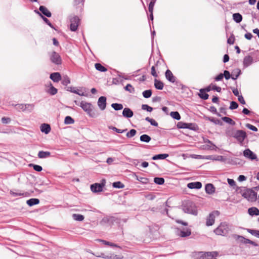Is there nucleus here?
Returning <instances> with one entry per match:
<instances>
[{
	"label": "nucleus",
	"instance_id": "1",
	"mask_svg": "<svg viewBox=\"0 0 259 259\" xmlns=\"http://www.w3.org/2000/svg\"><path fill=\"white\" fill-rule=\"evenodd\" d=\"M183 210L185 213L191 214L194 215H197V209L195 203L192 201L188 200L183 203Z\"/></svg>",
	"mask_w": 259,
	"mask_h": 259
},
{
	"label": "nucleus",
	"instance_id": "2",
	"mask_svg": "<svg viewBox=\"0 0 259 259\" xmlns=\"http://www.w3.org/2000/svg\"><path fill=\"white\" fill-rule=\"evenodd\" d=\"M79 106L90 117L95 118L97 116L94 111V106L91 103L82 101Z\"/></svg>",
	"mask_w": 259,
	"mask_h": 259
},
{
	"label": "nucleus",
	"instance_id": "3",
	"mask_svg": "<svg viewBox=\"0 0 259 259\" xmlns=\"http://www.w3.org/2000/svg\"><path fill=\"white\" fill-rule=\"evenodd\" d=\"M229 231V227L226 223H222L214 230V232L218 235L225 236L228 234Z\"/></svg>",
	"mask_w": 259,
	"mask_h": 259
},
{
	"label": "nucleus",
	"instance_id": "4",
	"mask_svg": "<svg viewBox=\"0 0 259 259\" xmlns=\"http://www.w3.org/2000/svg\"><path fill=\"white\" fill-rule=\"evenodd\" d=\"M242 196L249 201L253 202L256 199L257 194L251 190L247 189L242 193Z\"/></svg>",
	"mask_w": 259,
	"mask_h": 259
},
{
	"label": "nucleus",
	"instance_id": "5",
	"mask_svg": "<svg viewBox=\"0 0 259 259\" xmlns=\"http://www.w3.org/2000/svg\"><path fill=\"white\" fill-rule=\"evenodd\" d=\"M106 181L102 180L101 183H95L91 185V190L94 193L100 192L103 191V188L105 186Z\"/></svg>",
	"mask_w": 259,
	"mask_h": 259
},
{
	"label": "nucleus",
	"instance_id": "6",
	"mask_svg": "<svg viewBox=\"0 0 259 259\" xmlns=\"http://www.w3.org/2000/svg\"><path fill=\"white\" fill-rule=\"evenodd\" d=\"M219 214L220 212L218 210L213 211L209 213V215L206 218V226H212L214 223L215 217L219 216Z\"/></svg>",
	"mask_w": 259,
	"mask_h": 259
},
{
	"label": "nucleus",
	"instance_id": "7",
	"mask_svg": "<svg viewBox=\"0 0 259 259\" xmlns=\"http://www.w3.org/2000/svg\"><path fill=\"white\" fill-rule=\"evenodd\" d=\"M50 58L51 62L56 65H60L62 63V59L58 53L53 51L50 55Z\"/></svg>",
	"mask_w": 259,
	"mask_h": 259
},
{
	"label": "nucleus",
	"instance_id": "8",
	"mask_svg": "<svg viewBox=\"0 0 259 259\" xmlns=\"http://www.w3.org/2000/svg\"><path fill=\"white\" fill-rule=\"evenodd\" d=\"M246 137V133L242 130H236L234 135L235 138L239 143L242 144Z\"/></svg>",
	"mask_w": 259,
	"mask_h": 259
},
{
	"label": "nucleus",
	"instance_id": "9",
	"mask_svg": "<svg viewBox=\"0 0 259 259\" xmlns=\"http://www.w3.org/2000/svg\"><path fill=\"white\" fill-rule=\"evenodd\" d=\"M79 21V19L76 16L70 19V28L72 31H75L77 29Z\"/></svg>",
	"mask_w": 259,
	"mask_h": 259
},
{
	"label": "nucleus",
	"instance_id": "10",
	"mask_svg": "<svg viewBox=\"0 0 259 259\" xmlns=\"http://www.w3.org/2000/svg\"><path fill=\"white\" fill-rule=\"evenodd\" d=\"M218 252L216 251L211 252H200L199 254L203 259H212L214 256H217Z\"/></svg>",
	"mask_w": 259,
	"mask_h": 259
},
{
	"label": "nucleus",
	"instance_id": "11",
	"mask_svg": "<svg viewBox=\"0 0 259 259\" xmlns=\"http://www.w3.org/2000/svg\"><path fill=\"white\" fill-rule=\"evenodd\" d=\"M211 90L210 87H207L204 89H201L199 91V96L203 100H207L208 98L209 95L206 92H209Z\"/></svg>",
	"mask_w": 259,
	"mask_h": 259
},
{
	"label": "nucleus",
	"instance_id": "12",
	"mask_svg": "<svg viewBox=\"0 0 259 259\" xmlns=\"http://www.w3.org/2000/svg\"><path fill=\"white\" fill-rule=\"evenodd\" d=\"M243 156L251 160L257 159L256 155L249 149H246L243 151Z\"/></svg>",
	"mask_w": 259,
	"mask_h": 259
},
{
	"label": "nucleus",
	"instance_id": "13",
	"mask_svg": "<svg viewBox=\"0 0 259 259\" xmlns=\"http://www.w3.org/2000/svg\"><path fill=\"white\" fill-rule=\"evenodd\" d=\"M99 108L101 110H104L106 107V98L104 96L100 97L97 102Z\"/></svg>",
	"mask_w": 259,
	"mask_h": 259
},
{
	"label": "nucleus",
	"instance_id": "14",
	"mask_svg": "<svg viewBox=\"0 0 259 259\" xmlns=\"http://www.w3.org/2000/svg\"><path fill=\"white\" fill-rule=\"evenodd\" d=\"M166 78L171 82H175L176 77L173 75L171 71L167 69L165 73Z\"/></svg>",
	"mask_w": 259,
	"mask_h": 259
},
{
	"label": "nucleus",
	"instance_id": "15",
	"mask_svg": "<svg viewBox=\"0 0 259 259\" xmlns=\"http://www.w3.org/2000/svg\"><path fill=\"white\" fill-rule=\"evenodd\" d=\"M206 193L208 194H212L215 192V188L212 184H207L205 187Z\"/></svg>",
	"mask_w": 259,
	"mask_h": 259
},
{
	"label": "nucleus",
	"instance_id": "16",
	"mask_svg": "<svg viewBox=\"0 0 259 259\" xmlns=\"http://www.w3.org/2000/svg\"><path fill=\"white\" fill-rule=\"evenodd\" d=\"M187 187L189 189H199L202 187V184L199 182H191L188 184Z\"/></svg>",
	"mask_w": 259,
	"mask_h": 259
},
{
	"label": "nucleus",
	"instance_id": "17",
	"mask_svg": "<svg viewBox=\"0 0 259 259\" xmlns=\"http://www.w3.org/2000/svg\"><path fill=\"white\" fill-rule=\"evenodd\" d=\"M50 78L54 82H58L61 80V76L59 72H54L51 74Z\"/></svg>",
	"mask_w": 259,
	"mask_h": 259
},
{
	"label": "nucleus",
	"instance_id": "18",
	"mask_svg": "<svg viewBox=\"0 0 259 259\" xmlns=\"http://www.w3.org/2000/svg\"><path fill=\"white\" fill-rule=\"evenodd\" d=\"M134 115L132 110L129 108H125L122 111V115L126 118H131Z\"/></svg>",
	"mask_w": 259,
	"mask_h": 259
},
{
	"label": "nucleus",
	"instance_id": "19",
	"mask_svg": "<svg viewBox=\"0 0 259 259\" xmlns=\"http://www.w3.org/2000/svg\"><path fill=\"white\" fill-rule=\"evenodd\" d=\"M253 62L252 57L250 56H245L243 60V66L244 67L249 66Z\"/></svg>",
	"mask_w": 259,
	"mask_h": 259
},
{
	"label": "nucleus",
	"instance_id": "20",
	"mask_svg": "<svg viewBox=\"0 0 259 259\" xmlns=\"http://www.w3.org/2000/svg\"><path fill=\"white\" fill-rule=\"evenodd\" d=\"M40 130L42 133L48 134L51 131L50 125L48 124L43 123L40 126Z\"/></svg>",
	"mask_w": 259,
	"mask_h": 259
},
{
	"label": "nucleus",
	"instance_id": "21",
	"mask_svg": "<svg viewBox=\"0 0 259 259\" xmlns=\"http://www.w3.org/2000/svg\"><path fill=\"white\" fill-rule=\"evenodd\" d=\"M39 10L46 16L48 17H51V13L45 6H40Z\"/></svg>",
	"mask_w": 259,
	"mask_h": 259
},
{
	"label": "nucleus",
	"instance_id": "22",
	"mask_svg": "<svg viewBox=\"0 0 259 259\" xmlns=\"http://www.w3.org/2000/svg\"><path fill=\"white\" fill-rule=\"evenodd\" d=\"M248 212L250 215H259V209L255 207L249 208Z\"/></svg>",
	"mask_w": 259,
	"mask_h": 259
},
{
	"label": "nucleus",
	"instance_id": "23",
	"mask_svg": "<svg viewBox=\"0 0 259 259\" xmlns=\"http://www.w3.org/2000/svg\"><path fill=\"white\" fill-rule=\"evenodd\" d=\"M51 156V153L49 151H40L38 153V157L39 158H46Z\"/></svg>",
	"mask_w": 259,
	"mask_h": 259
},
{
	"label": "nucleus",
	"instance_id": "24",
	"mask_svg": "<svg viewBox=\"0 0 259 259\" xmlns=\"http://www.w3.org/2000/svg\"><path fill=\"white\" fill-rule=\"evenodd\" d=\"M168 156V154H159L155 155L152 157V159L156 160L158 159H164Z\"/></svg>",
	"mask_w": 259,
	"mask_h": 259
},
{
	"label": "nucleus",
	"instance_id": "25",
	"mask_svg": "<svg viewBox=\"0 0 259 259\" xmlns=\"http://www.w3.org/2000/svg\"><path fill=\"white\" fill-rule=\"evenodd\" d=\"M39 200L37 198H31L26 201V203L30 206L38 204Z\"/></svg>",
	"mask_w": 259,
	"mask_h": 259
},
{
	"label": "nucleus",
	"instance_id": "26",
	"mask_svg": "<svg viewBox=\"0 0 259 259\" xmlns=\"http://www.w3.org/2000/svg\"><path fill=\"white\" fill-rule=\"evenodd\" d=\"M241 74V70L237 68L233 70L232 74L231 75V78L233 80H236Z\"/></svg>",
	"mask_w": 259,
	"mask_h": 259
},
{
	"label": "nucleus",
	"instance_id": "27",
	"mask_svg": "<svg viewBox=\"0 0 259 259\" xmlns=\"http://www.w3.org/2000/svg\"><path fill=\"white\" fill-rule=\"evenodd\" d=\"M233 19L234 21L238 23L242 20V16L240 14L238 13H234L233 15Z\"/></svg>",
	"mask_w": 259,
	"mask_h": 259
},
{
	"label": "nucleus",
	"instance_id": "28",
	"mask_svg": "<svg viewBox=\"0 0 259 259\" xmlns=\"http://www.w3.org/2000/svg\"><path fill=\"white\" fill-rule=\"evenodd\" d=\"M154 86L158 90H162L163 88V83L160 80L155 79L154 80Z\"/></svg>",
	"mask_w": 259,
	"mask_h": 259
},
{
	"label": "nucleus",
	"instance_id": "29",
	"mask_svg": "<svg viewBox=\"0 0 259 259\" xmlns=\"http://www.w3.org/2000/svg\"><path fill=\"white\" fill-rule=\"evenodd\" d=\"M140 141L145 143H148L151 140V137L146 134L142 135L140 137Z\"/></svg>",
	"mask_w": 259,
	"mask_h": 259
},
{
	"label": "nucleus",
	"instance_id": "30",
	"mask_svg": "<svg viewBox=\"0 0 259 259\" xmlns=\"http://www.w3.org/2000/svg\"><path fill=\"white\" fill-rule=\"evenodd\" d=\"M96 69L101 72H105L107 69L100 63H96L95 65Z\"/></svg>",
	"mask_w": 259,
	"mask_h": 259
},
{
	"label": "nucleus",
	"instance_id": "31",
	"mask_svg": "<svg viewBox=\"0 0 259 259\" xmlns=\"http://www.w3.org/2000/svg\"><path fill=\"white\" fill-rule=\"evenodd\" d=\"M112 222V218L108 217H104L101 220L100 223L102 225L109 224Z\"/></svg>",
	"mask_w": 259,
	"mask_h": 259
},
{
	"label": "nucleus",
	"instance_id": "32",
	"mask_svg": "<svg viewBox=\"0 0 259 259\" xmlns=\"http://www.w3.org/2000/svg\"><path fill=\"white\" fill-rule=\"evenodd\" d=\"M246 231L252 235L259 238V230H252L250 229H246Z\"/></svg>",
	"mask_w": 259,
	"mask_h": 259
},
{
	"label": "nucleus",
	"instance_id": "33",
	"mask_svg": "<svg viewBox=\"0 0 259 259\" xmlns=\"http://www.w3.org/2000/svg\"><path fill=\"white\" fill-rule=\"evenodd\" d=\"M170 115L174 118L177 120L181 119V116L178 111H172L170 113Z\"/></svg>",
	"mask_w": 259,
	"mask_h": 259
},
{
	"label": "nucleus",
	"instance_id": "34",
	"mask_svg": "<svg viewBox=\"0 0 259 259\" xmlns=\"http://www.w3.org/2000/svg\"><path fill=\"white\" fill-rule=\"evenodd\" d=\"M111 107L116 111L121 110L123 108V105L119 103H112Z\"/></svg>",
	"mask_w": 259,
	"mask_h": 259
},
{
	"label": "nucleus",
	"instance_id": "35",
	"mask_svg": "<svg viewBox=\"0 0 259 259\" xmlns=\"http://www.w3.org/2000/svg\"><path fill=\"white\" fill-rule=\"evenodd\" d=\"M74 122V120L69 116H67L65 118L64 123L66 124H71Z\"/></svg>",
	"mask_w": 259,
	"mask_h": 259
},
{
	"label": "nucleus",
	"instance_id": "36",
	"mask_svg": "<svg viewBox=\"0 0 259 259\" xmlns=\"http://www.w3.org/2000/svg\"><path fill=\"white\" fill-rule=\"evenodd\" d=\"M114 188H123L124 185L120 181L114 182L112 184Z\"/></svg>",
	"mask_w": 259,
	"mask_h": 259
},
{
	"label": "nucleus",
	"instance_id": "37",
	"mask_svg": "<svg viewBox=\"0 0 259 259\" xmlns=\"http://www.w3.org/2000/svg\"><path fill=\"white\" fill-rule=\"evenodd\" d=\"M236 131L233 128L228 129L226 132V134L227 136L234 137V135L235 134Z\"/></svg>",
	"mask_w": 259,
	"mask_h": 259
},
{
	"label": "nucleus",
	"instance_id": "38",
	"mask_svg": "<svg viewBox=\"0 0 259 259\" xmlns=\"http://www.w3.org/2000/svg\"><path fill=\"white\" fill-rule=\"evenodd\" d=\"M72 217L74 220L78 221H82L84 219L83 215L80 214H73Z\"/></svg>",
	"mask_w": 259,
	"mask_h": 259
},
{
	"label": "nucleus",
	"instance_id": "39",
	"mask_svg": "<svg viewBox=\"0 0 259 259\" xmlns=\"http://www.w3.org/2000/svg\"><path fill=\"white\" fill-rule=\"evenodd\" d=\"M99 241L102 242L104 244H105L106 245H109V246H110L111 247H119V246H118L117 244L109 242V241H107L104 240H99Z\"/></svg>",
	"mask_w": 259,
	"mask_h": 259
},
{
	"label": "nucleus",
	"instance_id": "40",
	"mask_svg": "<svg viewBox=\"0 0 259 259\" xmlns=\"http://www.w3.org/2000/svg\"><path fill=\"white\" fill-rule=\"evenodd\" d=\"M136 133L137 131L136 130L132 129L126 133V136L128 138H132L136 135Z\"/></svg>",
	"mask_w": 259,
	"mask_h": 259
},
{
	"label": "nucleus",
	"instance_id": "41",
	"mask_svg": "<svg viewBox=\"0 0 259 259\" xmlns=\"http://www.w3.org/2000/svg\"><path fill=\"white\" fill-rule=\"evenodd\" d=\"M155 183L158 185H162L164 183V179L163 178L156 177L154 179Z\"/></svg>",
	"mask_w": 259,
	"mask_h": 259
},
{
	"label": "nucleus",
	"instance_id": "42",
	"mask_svg": "<svg viewBox=\"0 0 259 259\" xmlns=\"http://www.w3.org/2000/svg\"><path fill=\"white\" fill-rule=\"evenodd\" d=\"M48 93L51 95H55L57 93V89L51 84L50 88L48 90Z\"/></svg>",
	"mask_w": 259,
	"mask_h": 259
},
{
	"label": "nucleus",
	"instance_id": "43",
	"mask_svg": "<svg viewBox=\"0 0 259 259\" xmlns=\"http://www.w3.org/2000/svg\"><path fill=\"white\" fill-rule=\"evenodd\" d=\"M186 128L196 131L198 128V127L197 125L195 123H187Z\"/></svg>",
	"mask_w": 259,
	"mask_h": 259
},
{
	"label": "nucleus",
	"instance_id": "44",
	"mask_svg": "<svg viewBox=\"0 0 259 259\" xmlns=\"http://www.w3.org/2000/svg\"><path fill=\"white\" fill-rule=\"evenodd\" d=\"M142 94L144 98H149L152 95V91L151 90H145L143 92Z\"/></svg>",
	"mask_w": 259,
	"mask_h": 259
},
{
	"label": "nucleus",
	"instance_id": "45",
	"mask_svg": "<svg viewBox=\"0 0 259 259\" xmlns=\"http://www.w3.org/2000/svg\"><path fill=\"white\" fill-rule=\"evenodd\" d=\"M34 105L32 104H25V111L31 112L34 108Z\"/></svg>",
	"mask_w": 259,
	"mask_h": 259
},
{
	"label": "nucleus",
	"instance_id": "46",
	"mask_svg": "<svg viewBox=\"0 0 259 259\" xmlns=\"http://www.w3.org/2000/svg\"><path fill=\"white\" fill-rule=\"evenodd\" d=\"M205 143L210 144V145H207V146H209L208 149H211V150H217V146L214 144H213L210 140H206V141H205Z\"/></svg>",
	"mask_w": 259,
	"mask_h": 259
},
{
	"label": "nucleus",
	"instance_id": "47",
	"mask_svg": "<svg viewBox=\"0 0 259 259\" xmlns=\"http://www.w3.org/2000/svg\"><path fill=\"white\" fill-rule=\"evenodd\" d=\"M70 83V80L69 78L67 76H63L62 80V83L64 85H67Z\"/></svg>",
	"mask_w": 259,
	"mask_h": 259
},
{
	"label": "nucleus",
	"instance_id": "48",
	"mask_svg": "<svg viewBox=\"0 0 259 259\" xmlns=\"http://www.w3.org/2000/svg\"><path fill=\"white\" fill-rule=\"evenodd\" d=\"M191 234V231L189 230L186 231H181L180 232V236L182 237H185L189 236Z\"/></svg>",
	"mask_w": 259,
	"mask_h": 259
},
{
	"label": "nucleus",
	"instance_id": "49",
	"mask_svg": "<svg viewBox=\"0 0 259 259\" xmlns=\"http://www.w3.org/2000/svg\"><path fill=\"white\" fill-rule=\"evenodd\" d=\"M16 109L19 111H25V104H18L15 105Z\"/></svg>",
	"mask_w": 259,
	"mask_h": 259
},
{
	"label": "nucleus",
	"instance_id": "50",
	"mask_svg": "<svg viewBox=\"0 0 259 259\" xmlns=\"http://www.w3.org/2000/svg\"><path fill=\"white\" fill-rule=\"evenodd\" d=\"M156 1L155 0H151L150 3L149 4L148 10L150 13H153V8L155 5Z\"/></svg>",
	"mask_w": 259,
	"mask_h": 259
},
{
	"label": "nucleus",
	"instance_id": "51",
	"mask_svg": "<svg viewBox=\"0 0 259 259\" xmlns=\"http://www.w3.org/2000/svg\"><path fill=\"white\" fill-rule=\"evenodd\" d=\"M222 120L230 124L234 125L235 124V122L230 118L228 117H224L222 118Z\"/></svg>",
	"mask_w": 259,
	"mask_h": 259
},
{
	"label": "nucleus",
	"instance_id": "52",
	"mask_svg": "<svg viewBox=\"0 0 259 259\" xmlns=\"http://www.w3.org/2000/svg\"><path fill=\"white\" fill-rule=\"evenodd\" d=\"M109 128L115 131L117 133H123L127 130V129H124V130L118 129V128H116V127H114L113 126H109Z\"/></svg>",
	"mask_w": 259,
	"mask_h": 259
},
{
	"label": "nucleus",
	"instance_id": "53",
	"mask_svg": "<svg viewBox=\"0 0 259 259\" xmlns=\"http://www.w3.org/2000/svg\"><path fill=\"white\" fill-rule=\"evenodd\" d=\"M71 92L75 93L76 94H77L79 96H84V94L83 92H81V91H79V90H76L74 88H70V90Z\"/></svg>",
	"mask_w": 259,
	"mask_h": 259
},
{
	"label": "nucleus",
	"instance_id": "54",
	"mask_svg": "<svg viewBox=\"0 0 259 259\" xmlns=\"http://www.w3.org/2000/svg\"><path fill=\"white\" fill-rule=\"evenodd\" d=\"M30 166H32L33 169L36 171H41L42 169V168L41 166L36 164H30Z\"/></svg>",
	"mask_w": 259,
	"mask_h": 259
},
{
	"label": "nucleus",
	"instance_id": "55",
	"mask_svg": "<svg viewBox=\"0 0 259 259\" xmlns=\"http://www.w3.org/2000/svg\"><path fill=\"white\" fill-rule=\"evenodd\" d=\"M208 87H210L211 90H214L218 92H221L222 90L221 87H217L215 85L213 84L212 83H211Z\"/></svg>",
	"mask_w": 259,
	"mask_h": 259
},
{
	"label": "nucleus",
	"instance_id": "56",
	"mask_svg": "<svg viewBox=\"0 0 259 259\" xmlns=\"http://www.w3.org/2000/svg\"><path fill=\"white\" fill-rule=\"evenodd\" d=\"M37 13L38 14H39L41 16V17H42V18L43 20H44V21H45V22H46V23H47V24L49 26H50L51 28H54V27H53V25L51 24V23L50 22V21H49V20L47 18H46V17H44L43 16H42V15H41V14H40L39 12H37Z\"/></svg>",
	"mask_w": 259,
	"mask_h": 259
},
{
	"label": "nucleus",
	"instance_id": "57",
	"mask_svg": "<svg viewBox=\"0 0 259 259\" xmlns=\"http://www.w3.org/2000/svg\"><path fill=\"white\" fill-rule=\"evenodd\" d=\"M125 90L128 91L130 93H132L135 91L134 88L130 84H127L125 87Z\"/></svg>",
	"mask_w": 259,
	"mask_h": 259
},
{
	"label": "nucleus",
	"instance_id": "58",
	"mask_svg": "<svg viewBox=\"0 0 259 259\" xmlns=\"http://www.w3.org/2000/svg\"><path fill=\"white\" fill-rule=\"evenodd\" d=\"M238 105L236 102L232 101L230 103V106L229 109L231 110H233V109H237L238 108Z\"/></svg>",
	"mask_w": 259,
	"mask_h": 259
},
{
	"label": "nucleus",
	"instance_id": "59",
	"mask_svg": "<svg viewBox=\"0 0 259 259\" xmlns=\"http://www.w3.org/2000/svg\"><path fill=\"white\" fill-rule=\"evenodd\" d=\"M102 256L103 258H105V259H117V258H119V257H117V255H104L103 254H102Z\"/></svg>",
	"mask_w": 259,
	"mask_h": 259
},
{
	"label": "nucleus",
	"instance_id": "60",
	"mask_svg": "<svg viewBox=\"0 0 259 259\" xmlns=\"http://www.w3.org/2000/svg\"><path fill=\"white\" fill-rule=\"evenodd\" d=\"M142 109L143 110H147L148 112H151L153 110V108L149 106L148 105L143 104L142 105Z\"/></svg>",
	"mask_w": 259,
	"mask_h": 259
},
{
	"label": "nucleus",
	"instance_id": "61",
	"mask_svg": "<svg viewBox=\"0 0 259 259\" xmlns=\"http://www.w3.org/2000/svg\"><path fill=\"white\" fill-rule=\"evenodd\" d=\"M187 123L183 122H179L177 124V127L179 128H187Z\"/></svg>",
	"mask_w": 259,
	"mask_h": 259
},
{
	"label": "nucleus",
	"instance_id": "62",
	"mask_svg": "<svg viewBox=\"0 0 259 259\" xmlns=\"http://www.w3.org/2000/svg\"><path fill=\"white\" fill-rule=\"evenodd\" d=\"M1 120L3 123L8 124L11 122V119L9 117H3L2 118Z\"/></svg>",
	"mask_w": 259,
	"mask_h": 259
},
{
	"label": "nucleus",
	"instance_id": "63",
	"mask_svg": "<svg viewBox=\"0 0 259 259\" xmlns=\"http://www.w3.org/2000/svg\"><path fill=\"white\" fill-rule=\"evenodd\" d=\"M246 126L249 128V130L252 131H254V132H257V127H256L255 126L249 124V123H247L246 124Z\"/></svg>",
	"mask_w": 259,
	"mask_h": 259
},
{
	"label": "nucleus",
	"instance_id": "64",
	"mask_svg": "<svg viewBox=\"0 0 259 259\" xmlns=\"http://www.w3.org/2000/svg\"><path fill=\"white\" fill-rule=\"evenodd\" d=\"M223 77L224 76L226 79H229L231 78V75L229 71L225 70L224 72Z\"/></svg>",
	"mask_w": 259,
	"mask_h": 259
}]
</instances>
